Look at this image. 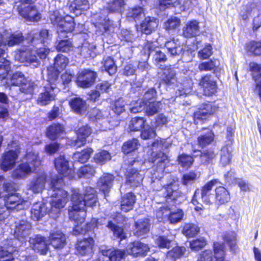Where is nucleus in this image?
<instances>
[{"instance_id":"nucleus-1","label":"nucleus","mask_w":261,"mask_h":261,"mask_svg":"<svg viewBox=\"0 0 261 261\" xmlns=\"http://www.w3.org/2000/svg\"><path fill=\"white\" fill-rule=\"evenodd\" d=\"M71 202L72 206L69 210V215L70 219L76 223L73 230L74 233L76 234V233L82 232V230L80 229L79 225L83 224L85 221L86 206L93 207L97 202L96 191L91 187H87L85 190L83 197L79 193V190H73Z\"/></svg>"},{"instance_id":"nucleus-2","label":"nucleus","mask_w":261,"mask_h":261,"mask_svg":"<svg viewBox=\"0 0 261 261\" xmlns=\"http://www.w3.org/2000/svg\"><path fill=\"white\" fill-rule=\"evenodd\" d=\"M23 40L21 33H12L11 30L0 31V77L4 79L10 69V62L3 56L7 45L12 46Z\"/></svg>"},{"instance_id":"nucleus-3","label":"nucleus","mask_w":261,"mask_h":261,"mask_svg":"<svg viewBox=\"0 0 261 261\" xmlns=\"http://www.w3.org/2000/svg\"><path fill=\"white\" fill-rule=\"evenodd\" d=\"M64 184L63 179L58 176L54 177L50 181L48 194L53 199L50 202L51 208L49 215L52 217L54 216L51 215L59 213L60 210L64 207L68 201V193L62 189Z\"/></svg>"},{"instance_id":"nucleus-4","label":"nucleus","mask_w":261,"mask_h":261,"mask_svg":"<svg viewBox=\"0 0 261 261\" xmlns=\"http://www.w3.org/2000/svg\"><path fill=\"white\" fill-rule=\"evenodd\" d=\"M40 165V160L38 153L34 150H28L22 160V163L13 171L12 177L15 178H25Z\"/></svg>"},{"instance_id":"nucleus-5","label":"nucleus","mask_w":261,"mask_h":261,"mask_svg":"<svg viewBox=\"0 0 261 261\" xmlns=\"http://www.w3.org/2000/svg\"><path fill=\"white\" fill-rule=\"evenodd\" d=\"M58 81V75L55 73L53 75L49 74V77L44 84L43 91L39 94L37 103L41 106H45L55 100L59 89L57 87L56 82Z\"/></svg>"},{"instance_id":"nucleus-6","label":"nucleus","mask_w":261,"mask_h":261,"mask_svg":"<svg viewBox=\"0 0 261 261\" xmlns=\"http://www.w3.org/2000/svg\"><path fill=\"white\" fill-rule=\"evenodd\" d=\"M50 20L55 25H57V31L60 38L65 37V33L72 32L74 28L75 23L72 17L66 15L63 17L59 11H55L50 14Z\"/></svg>"},{"instance_id":"nucleus-7","label":"nucleus","mask_w":261,"mask_h":261,"mask_svg":"<svg viewBox=\"0 0 261 261\" xmlns=\"http://www.w3.org/2000/svg\"><path fill=\"white\" fill-rule=\"evenodd\" d=\"M225 247L224 244L218 242L214 244V254L211 250H206L199 255L198 261H228L225 259Z\"/></svg>"},{"instance_id":"nucleus-8","label":"nucleus","mask_w":261,"mask_h":261,"mask_svg":"<svg viewBox=\"0 0 261 261\" xmlns=\"http://www.w3.org/2000/svg\"><path fill=\"white\" fill-rule=\"evenodd\" d=\"M184 213L181 210H175L168 207H161L156 212L158 221L164 222L169 221L170 223L174 224L180 222L183 218Z\"/></svg>"},{"instance_id":"nucleus-9","label":"nucleus","mask_w":261,"mask_h":261,"mask_svg":"<svg viewBox=\"0 0 261 261\" xmlns=\"http://www.w3.org/2000/svg\"><path fill=\"white\" fill-rule=\"evenodd\" d=\"M96 76L97 74L95 72L89 69H84L78 74L77 85L81 88H89L94 84Z\"/></svg>"},{"instance_id":"nucleus-10","label":"nucleus","mask_w":261,"mask_h":261,"mask_svg":"<svg viewBox=\"0 0 261 261\" xmlns=\"http://www.w3.org/2000/svg\"><path fill=\"white\" fill-rule=\"evenodd\" d=\"M30 247L36 252L44 255L49 249L48 240L40 234H36L30 238Z\"/></svg>"},{"instance_id":"nucleus-11","label":"nucleus","mask_w":261,"mask_h":261,"mask_svg":"<svg viewBox=\"0 0 261 261\" xmlns=\"http://www.w3.org/2000/svg\"><path fill=\"white\" fill-rule=\"evenodd\" d=\"M6 195L0 192V198H4L5 206L9 210L16 209L17 211L23 209L26 201L22 200L17 194H12L6 199Z\"/></svg>"},{"instance_id":"nucleus-12","label":"nucleus","mask_w":261,"mask_h":261,"mask_svg":"<svg viewBox=\"0 0 261 261\" xmlns=\"http://www.w3.org/2000/svg\"><path fill=\"white\" fill-rule=\"evenodd\" d=\"M18 152L17 150H10L3 154L1 166L4 171H8L13 168L18 157Z\"/></svg>"},{"instance_id":"nucleus-13","label":"nucleus","mask_w":261,"mask_h":261,"mask_svg":"<svg viewBox=\"0 0 261 261\" xmlns=\"http://www.w3.org/2000/svg\"><path fill=\"white\" fill-rule=\"evenodd\" d=\"M161 103L158 101L149 102L147 105H141L134 106L130 109L133 113H137L145 110L146 114L148 116H152L157 113L160 109Z\"/></svg>"},{"instance_id":"nucleus-14","label":"nucleus","mask_w":261,"mask_h":261,"mask_svg":"<svg viewBox=\"0 0 261 261\" xmlns=\"http://www.w3.org/2000/svg\"><path fill=\"white\" fill-rule=\"evenodd\" d=\"M48 246L51 245L55 249L63 248L66 244L65 235L60 230H52L48 239Z\"/></svg>"},{"instance_id":"nucleus-15","label":"nucleus","mask_w":261,"mask_h":261,"mask_svg":"<svg viewBox=\"0 0 261 261\" xmlns=\"http://www.w3.org/2000/svg\"><path fill=\"white\" fill-rule=\"evenodd\" d=\"M100 251L106 261H123L127 253L126 250L115 249H100Z\"/></svg>"},{"instance_id":"nucleus-16","label":"nucleus","mask_w":261,"mask_h":261,"mask_svg":"<svg viewBox=\"0 0 261 261\" xmlns=\"http://www.w3.org/2000/svg\"><path fill=\"white\" fill-rule=\"evenodd\" d=\"M69 63L68 59L62 55H58L54 60V67H50L48 68V77L49 74L53 75L57 73L58 76L59 73L65 69Z\"/></svg>"},{"instance_id":"nucleus-17","label":"nucleus","mask_w":261,"mask_h":261,"mask_svg":"<svg viewBox=\"0 0 261 261\" xmlns=\"http://www.w3.org/2000/svg\"><path fill=\"white\" fill-rule=\"evenodd\" d=\"M148 246L144 243L137 241L129 244L126 249L127 254L134 256L144 255L149 251Z\"/></svg>"},{"instance_id":"nucleus-18","label":"nucleus","mask_w":261,"mask_h":261,"mask_svg":"<svg viewBox=\"0 0 261 261\" xmlns=\"http://www.w3.org/2000/svg\"><path fill=\"white\" fill-rule=\"evenodd\" d=\"M199 84L203 88L204 94L205 95L211 96L216 92V83L211 75H206L203 77Z\"/></svg>"},{"instance_id":"nucleus-19","label":"nucleus","mask_w":261,"mask_h":261,"mask_svg":"<svg viewBox=\"0 0 261 261\" xmlns=\"http://www.w3.org/2000/svg\"><path fill=\"white\" fill-rule=\"evenodd\" d=\"M31 227V224L25 220L16 222L14 236L18 240L24 239L30 234Z\"/></svg>"},{"instance_id":"nucleus-20","label":"nucleus","mask_w":261,"mask_h":261,"mask_svg":"<svg viewBox=\"0 0 261 261\" xmlns=\"http://www.w3.org/2000/svg\"><path fill=\"white\" fill-rule=\"evenodd\" d=\"M92 132L91 128L88 125H85L81 127L77 130V139L73 140L71 143V145L80 147L84 145L86 141V138Z\"/></svg>"},{"instance_id":"nucleus-21","label":"nucleus","mask_w":261,"mask_h":261,"mask_svg":"<svg viewBox=\"0 0 261 261\" xmlns=\"http://www.w3.org/2000/svg\"><path fill=\"white\" fill-rule=\"evenodd\" d=\"M159 24L158 20L153 17H147L140 24V31L145 34H150L155 30Z\"/></svg>"},{"instance_id":"nucleus-22","label":"nucleus","mask_w":261,"mask_h":261,"mask_svg":"<svg viewBox=\"0 0 261 261\" xmlns=\"http://www.w3.org/2000/svg\"><path fill=\"white\" fill-rule=\"evenodd\" d=\"M217 107L211 103L203 105L198 111L194 113V121L197 123V120H202L206 118L208 115L213 114L217 110Z\"/></svg>"},{"instance_id":"nucleus-23","label":"nucleus","mask_w":261,"mask_h":261,"mask_svg":"<svg viewBox=\"0 0 261 261\" xmlns=\"http://www.w3.org/2000/svg\"><path fill=\"white\" fill-rule=\"evenodd\" d=\"M55 166L58 172L64 176H69L71 172L69 162L64 155H60L55 160Z\"/></svg>"},{"instance_id":"nucleus-24","label":"nucleus","mask_w":261,"mask_h":261,"mask_svg":"<svg viewBox=\"0 0 261 261\" xmlns=\"http://www.w3.org/2000/svg\"><path fill=\"white\" fill-rule=\"evenodd\" d=\"M126 182L132 187L139 186L143 178V174H141L137 170L134 168H129L125 173Z\"/></svg>"},{"instance_id":"nucleus-25","label":"nucleus","mask_w":261,"mask_h":261,"mask_svg":"<svg viewBox=\"0 0 261 261\" xmlns=\"http://www.w3.org/2000/svg\"><path fill=\"white\" fill-rule=\"evenodd\" d=\"M93 245L94 241L92 238L79 241L76 247L77 253L82 255L88 254L92 252Z\"/></svg>"},{"instance_id":"nucleus-26","label":"nucleus","mask_w":261,"mask_h":261,"mask_svg":"<svg viewBox=\"0 0 261 261\" xmlns=\"http://www.w3.org/2000/svg\"><path fill=\"white\" fill-rule=\"evenodd\" d=\"M165 47L167 49L168 53L172 56L179 55L183 50V46L178 39H172L167 41Z\"/></svg>"},{"instance_id":"nucleus-27","label":"nucleus","mask_w":261,"mask_h":261,"mask_svg":"<svg viewBox=\"0 0 261 261\" xmlns=\"http://www.w3.org/2000/svg\"><path fill=\"white\" fill-rule=\"evenodd\" d=\"M150 224L148 219L139 220L135 223L134 229V235L137 237H141L149 231Z\"/></svg>"},{"instance_id":"nucleus-28","label":"nucleus","mask_w":261,"mask_h":261,"mask_svg":"<svg viewBox=\"0 0 261 261\" xmlns=\"http://www.w3.org/2000/svg\"><path fill=\"white\" fill-rule=\"evenodd\" d=\"M114 177L109 173L104 174L98 181V186L100 190L104 193L108 192L112 188Z\"/></svg>"},{"instance_id":"nucleus-29","label":"nucleus","mask_w":261,"mask_h":261,"mask_svg":"<svg viewBox=\"0 0 261 261\" xmlns=\"http://www.w3.org/2000/svg\"><path fill=\"white\" fill-rule=\"evenodd\" d=\"M136 202V196L132 193L124 195L121 201V210L124 212H127L132 210Z\"/></svg>"},{"instance_id":"nucleus-30","label":"nucleus","mask_w":261,"mask_h":261,"mask_svg":"<svg viewBox=\"0 0 261 261\" xmlns=\"http://www.w3.org/2000/svg\"><path fill=\"white\" fill-rule=\"evenodd\" d=\"M199 32L198 22L196 20H192L187 23L183 28V35L187 38L196 36Z\"/></svg>"},{"instance_id":"nucleus-31","label":"nucleus","mask_w":261,"mask_h":261,"mask_svg":"<svg viewBox=\"0 0 261 261\" xmlns=\"http://www.w3.org/2000/svg\"><path fill=\"white\" fill-rule=\"evenodd\" d=\"M167 160V156L163 152L158 153L154 159V162L161 164V168H159L152 175L151 177L152 179H160L162 177L163 174V169L165 165L163 164Z\"/></svg>"},{"instance_id":"nucleus-32","label":"nucleus","mask_w":261,"mask_h":261,"mask_svg":"<svg viewBox=\"0 0 261 261\" xmlns=\"http://www.w3.org/2000/svg\"><path fill=\"white\" fill-rule=\"evenodd\" d=\"M31 217L34 220H39L46 213V208L42 202L34 203L31 209Z\"/></svg>"},{"instance_id":"nucleus-33","label":"nucleus","mask_w":261,"mask_h":261,"mask_svg":"<svg viewBox=\"0 0 261 261\" xmlns=\"http://www.w3.org/2000/svg\"><path fill=\"white\" fill-rule=\"evenodd\" d=\"M65 132L64 127L60 124H53L47 129V136L51 140L60 137Z\"/></svg>"},{"instance_id":"nucleus-34","label":"nucleus","mask_w":261,"mask_h":261,"mask_svg":"<svg viewBox=\"0 0 261 261\" xmlns=\"http://www.w3.org/2000/svg\"><path fill=\"white\" fill-rule=\"evenodd\" d=\"M46 181V176L42 174L31 182L30 189L34 193H39L44 189Z\"/></svg>"},{"instance_id":"nucleus-35","label":"nucleus","mask_w":261,"mask_h":261,"mask_svg":"<svg viewBox=\"0 0 261 261\" xmlns=\"http://www.w3.org/2000/svg\"><path fill=\"white\" fill-rule=\"evenodd\" d=\"M215 198L220 204H224L230 200L229 193L227 190L222 186H219L215 189Z\"/></svg>"},{"instance_id":"nucleus-36","label":"nucleus","mask_w":261,"mask_h":261,"mask_svg":"<svg viewBox=\"0 0 261 261\" xmlns=\"http://www.w3.org/2000/svg\"><path fill=\"white\" fill-rule=\"evenodd\" d=\"M232 148L230 146H225L222 147L220 152V164L223 166L229 165L231 159Z\"/></svg>"},{"instance_id":"nucleus-37","label":"nucleus","mask_w":261,"mask_h":261,"mask_svg":"<svg viewBox=\"0 0 261 261\" xmlns=\"http://www.w3.org/2000/svg\"><path fill=\"white\" fill-rule=\"evenodd\" d=\"M154 45L153 43H148L145 46V49L149 50V54L155 51V54L153 55V58L156 63L164 62L166 61L167 58L165 54L159 50H155L154 48Z\"/></svg>"},{"instance_id":"nucleus-38","label":"nucleus","mask_w":261,"mask_h":261,"mask_svg":"<svg viewBox=\"0 0 261 261\" xmlns=\"http://www.w3.org/2000/svg\"><path fill=\"white\" fill-rule=\"evenodd\" d=\"M214 139V133L211 130L207 129L205 133L198 137V144L200 146L203 147L212 143Z\"/></svg>"},{"instance_id":"nucleus-39","label":"nucleus","mask_w":261,"mask_h":261,"mask_svg":"<svg viewBox=\"0 0 261 261\" xmlns=\"http://www.w3.org/2000/svg\"><path fill=\"white\" fill-rule=\"evenodd\" d=\"M28 79L25 78L21 72H16L14 73L10 79H8L6 84L8 86H19V88Z\"/></svg>"},{"instance_id":"nucleus-40","label":"nucleus","mask_w":261,"mask_h":261,"mask_svg":"<svg viewBox=\"0 0 261 261\" xmlns=\"http://www.w3.org/2000/svg\"><path fill=\"white\" fill-rule=\"evenodd\" d=\"M92 152V149L90 148H86L81 152L74 153L73 155V159L75 162L84 163L89 159Z\"/></svg>"},{"instance_id":"nucleus-41","label":"nucleus","mask_w":261,"mask_h":261,"mask_svg":"<svg viewBox=\"0 0 261 261\" xmlns=\"http://www.w3.org/2000/svg\"><path fill=\"white\" fill-rule=\"evenodd\" d=\"M178 186L175 183H170L169 185L164 187L162 190L164 193V196L175 199L178 196L179 192L177 191Z\"/></svg>"},{"instance_id":"nucleus-42","label":"nucleus","mask_w":261,"mask_h":261,"mask_svg":"<svg viewBox=\"0 0 261 261\" xmlns=\"http://www.w3.org/2000/svg\"><path fill=\"white\" fill-rule=\"evenodd\" d=\"M70 105L72 109L78 114L82 113L86 109L85 101L79 97L72 99L70 102Z\"/></svg>"},{"instance_id":"nucleus-43","label":"nucleus","mask_w":261,"mask_h":261,"mask_svg":"<svg viewBox=\"0 0 261 261\" xmlns=\"http://www.w3.org/2000/svg\"><path fill=\"white\" fill-rule=\"evenodd\" d=\"M193 83L191 79H186L183 83H178L177 87H178V91L179 95L189 94L192 90Z\"/></svg>"},{"instance_id":"nucleus-44","label":"nucleus","mask_w":261,"mask_h":261,"mask_svg":"<svg viewBox=\"0 0 261 261\" xmlns=\"http://www.w3.org/2000/svg\"><path fill=\"white\" fill-rule=\"evenodd\" d=\"M161 78L162 80L168 85H173L177 82L175 73L174 71L171 69L165 70Z\"/></svg>"},{"instance_id":"nucleus-45","label":"nucleus","mask_w":261,"mask_h":261,"mask_svg":"<svg viewBox=\"0 0 261 261\" xmlns=\"http://www.w3.org/2000/svg\"><path fill=\"white\" fill-rule=\"evenodd\" d=\"M36 86L34 82L27 79L24 83H22L19 90L22 93L32 95L34 93V90L36 88Z\"/></svg>"},{"instance_id":"nucleus-46","label":"nucleus","mask_w":261,"mask_h":261,"mask_svg":"<svg viewBox=\"0 0 261 261\" xmlns=\"http://www.w3.org/2000/svg\"><path fill=\"white\" fill-rule=\"evenodd\" d=\"M255 5L253 3L249 2L246 5H244L241 8L239 15L243 20L248 19L249 15L251 14Z\"/></svg>"},{"instance_id":"nucleus-47","label":"nucleus","mask_w":261,"mask_h":261,"mask_svg":"<svg viewBox=\"0 0 261 261\" xmlns=\"http://www.w3.org/2000/svg\"><path fill=\"white\" fill-rule=\"evenodd\" d=\"M140 145L137 139H133L124 143L122 146V151L125 154L129 153L138 149Z\"/></svg>"},{"instance_id":"nucleus-48","label":"nucleus","mask_w":261,"mask_h":261,"mask_svg":"<svg viewBox=\"0 0 261 261\" xmlns=\"http://www.w3.org/2000/svg\"><path fill=\"white\" fill-rule=\"evenodd\" d=\"M111 158V155L107 151L101 150L95 154L94 160L97 164L103 165Z\"/></svg>"},{"instance_id":"nucleus-49","label":"nucleus","mask_w":261,"mask_h":261,"mask_svg":"<svg viewBox=\"0 0 261 261\" xmlns=\"http://www.w3.org/2000/svg\"><path fill=\"white\" fill-rule=\"evenodd\" d=\"M14 247H9L7 249L5 247H0V261H13L14 258L12 257V252L15 250Z\"/></svg>"},{"instance_id":"nucleus-50","label":"nucleus","mask_w":261,"mask_h":261,"mask_svg":"<svg viewBox=\"0 0 261 261\" xmlns=\"http://www.w3.org/2000/svg\"><path fill=\"white\" fill-rule=\"evenodd\" d=\"M95 27H97L99 32L102 33L112 31L111 22L109 19H106L105 18L102 19H101V18L99 21L96 22Z\"/></svg>"},{"instance_id":"nucleus-51","label":"nucleus","mask_w":261,"mask_h":261,"mask_svg":"<svg viewBox=\"0 0 261 261\" xmlns=\"http://www.w3.org/2000/svg\"><path fill=\"white\" fill-rule=\"evenodd\" d=\"M199 231V228L193 224H186L182 229L184 234L188 237H193Z\"/></svg>"},{"instance_id":"nucleus-52","label":"nucleus","mask_w":261,"mask_h":261,"mask_svg":"<svg viewBox=\"0 0 261 261\" xmlns=\"http://www.w3.org/2000/svg\"><path fill=\"white\" fill-rule=\"evenodd\" d=\"M95 173V169L90 165H86L80 168L77 172L79 177L89 178L93 176Z\"/></svg>"},{"instance_id":"nucleus-53","label":"nucleus","mask_w":261,"mask_h":261,"mask_svg":"<svg viewBox=\"0 0 261 261\" xmlns=\"http://www.w3.org/2000/svg\"><path fill=\"white\" fill-rule=\"evenodd\" d=\"M145 120L142 117L133 118L129 125L130 131H138L141 129L144 126Z\"/></svg>"},{"instance_id":"nucleus-54","label":"nucleus","mask_w":261,"mask_h":261,"mask_svg":"<svg viewBox=\"0 0 261 261\" xmlns=\"http://www.w3.org/2000/svg\"><path fill=\"white\" fill-rule=\"evenodd\" d=\"M185 251L184 247H175L167 253V257L175 260L183 255Z\"/></svg>"},{"instance_id":"nucleus-55","label":"nucleus","mask_w":261,"mask_h":261,"mask_svg":"<svg viewBox=\"0 0 261 261\" xmlns=\"http://www.w3.org/2000/svg\"><path fill=\"white\" fill-rule=\"evenodd\" d=\"M155 95L156 91L153 88L148 90L145 93L143 99L137 102V106L140 105V102H141V105H147L149 102H152V100L155 97Z\"/></svg>"},{"instance_id":"nucleus-56","label":"nucleus","mask_w":261,"mask_h":261,"mask_svg":"<svg viewBox=\"0 0 261 261\" xmlns=\"http://www.w3.org/2000/svg\"><path fill=\"white\" fill-rule=\"evenodd\" d=\"M56 48L59 51L67 53L73 49V46L69 40H62L59 42Z\"/></svg>"},{"instance_id":"nucleus-57","label":"nucleus","mask_w":261,"mask_h":261,"mask_svg":"<svg viewBox=\"0 0 261 261\" xmlns=\"http://www.w3.org/2000/svg\"><path fill=\"white\" fill-rule=\"evenodd\" d=\"M107 227L111 229L115 237L120 238L121 240L125 238V233L121 227L116 225L111 222H109Z\"/></svg>"},{"instance_id":"nucleus-58","label":"nucleus","mask_w":261,"mask_h":261,"mask_svg":"<svg viewBox=\"0 0 261 261\" xmlns=\"http://www.w3.org/2000/svg\"><path fill=\"white\" fill-rule=\"evenodd\" d=\"M246 49L252 54L260 56L261 55V42H251L247 44Z\"/></svg>"},{"instance_id":"nucleus-59","label":"nucleus","mask_w":261,"mask_h":261,"mask_svg":"<svg viewBox=\"0 0 261 261\" xmlns=\"http://www.w3.org/2000/svg\"><path fill=\"white\" fill-rule=\"evenodd\" d=\"M104 68L105 70L110 75L114 74L117 70V67L115 64L113 60L110 58H107L104 61Z\"/></svg>"},{"instance_id":"nucleus-60","label":"nucleus","mask_w":261,"mask_h":261,"mask_svg":"<svg viewBox=\"0 0 261 261\" xmlns=\"http://www.w3.org/2000/svg\"><path fill=\"white\" fill-rule=\"evenodd\" d=\"M180 25V19L176 17H172L165 23V29L167 30H175Z\"/></svg>"},{"instance_id":"nucleus-61","label":"nucleus","mask_w":261,"mask_h":261,"mask_svg":"<svg viewBox=\"0 0 261 261\" xmlns=\"http://www.w3.org/2000/svg\"><path fill=\"white\" fill-rule=\"evenodd\" d=\"M215 60H211L208 61L203 62L198 65V69L200 71H212L216 67Z\"/></svg>"},{"instance_id":"nucleus-62","label":"nucleus","mask_w":261,"mask_h":261,"mask_svg":"<svg viewBox=\"0 0 261 261\" xmlns=\"http://www.w3.org/2000/svg\"><path fill=\"white\" fill-rule=\"evenodd\" d=\"M220 182L218 179H214L208 181L202 188L201 190V197L203 199L205 197L208 193L213 188V187Z\"/></svg>"},{"instance_id":"nucleus-63","label":"nucleus","mask_w":261,"mask_h":261,"mask_svg":"<svg viewBox=\"0 0 261 261\" xmlns=\"http://www.w3.org/2000/svg\"><path fill=\"white\" fill-rule=\"evenodd\" d=\"M216 154L212 150L204 151L202 153L200 158L201 161L204 164L210 163L215 158Z\"/></svg>"},{"instance_id":"nucleus-64","label":"nucleus","mask_w":261,"mask_h":261,"mask_svg":"<svg viewBox=\"0 0 261 261\" xmlns=\"http://www.w3.org/2000/svg\"><path fill=\"white\" fill-rule=\"evenodd\" d=\"M224 241L228 244L231 250L236 246V234L233 232L226 233L224 236Z\"/></svg>"}]
</instances>
